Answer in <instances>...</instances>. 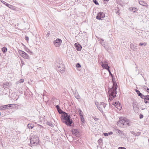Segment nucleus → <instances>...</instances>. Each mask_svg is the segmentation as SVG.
<instances>
[{
    "instance_id": "nucleus-1",
    "label": "nucleus",
    "mask_w": 149,
    "mask_h": 149,
    "mask_svg": "<svg viewBox=\"0 0 149 149\" xmlns=\"http://www.w3.org/2000/svg\"><path fill=\"white\" fill-rule=\"evenodd\" d=\"M55 66L56 70L62 73L64 71L65 67L62 61H57L55 63Z\"/></svg>"
},
{
    "instance_id": "nucleus-2",
    "label": "nucleus",
    "mask_w": 149,
    "mask_h": 149,
    "mask_svg": "<svg viewBox=\"0 0 149 149\" xmlns=\"http://www.w3.org/2000/svg\"><path fill=\"white\" fill-rule=\"evenodd\" d=\"M117 89H116L115 88L112 87V88H110L108 91L109 93V99L110 100H113L116 96V94H117V92L116 90Z\"/></svg>"
},
{
    "instance_id": "nucleus-3",
    "label": "nucleus",
    "mask_w": 149,
    "mask_h": 149,
    "mask_svg": "<svg viewBox=\"0 0 149 149\" xmlns=\"http://www.w3.org/2000/svg\"><path fill=\"white\" fill-rule=\"evenodd\" d=\"M39 139L36 135H32L30 139V143L33 146H36L39 143Z\"/></svg>"
},
{
    "instance_id": "nucleus-4",
    "label": "nucleus",
    "mask_w": 149,
    "mask_h": 149,
    "mask_svg": "<svg viewBox=\"0 0 149 149\" xmlns=\"http://www.w3.org/2000/svg\"><path fill=\"white\" fill-rule=\"evenodd\" d=\"M120 120L119 121V122L123 125H127L128 126H132L133 124H136V123H134L130 121L127 119L126 118H124L121 119L120 118Z\"/></svg>"
},
{
    "instance_id": "nucleus-5",
    "label": "nucleus",
    "mask_w": 149,
    "mask_h": 149,
    "mask_svg": "<svg viewBox=\"0 0 149 149\" xmlns=\"http://www.w3.org/2000/svg\"><path fill=\"white\" fill-rule=\"evenodd\" d=\"M95 104L97 106L98 109L102 113L103 112V110H102V108H105L107 104H105L103 102H100V103L99 104H97L95 102Z\"/></svg>"
},
{
    "instance_id": "nucleus-6",
    "label": "nucleus",
    "mask_w": 149,
    "mask_h": 149,
    "mask_svg": "<svg viewBox=\"0 0 149 149\" xmlns=\"http://www.w3.org/2000/svg\"><path fill=\"white\" fill-rule=\"evenodd\" d=\"M105 17V15L103 12L98 13L96 17V19L99 20H102V18Z\"/></svg>"
},
{
    "instance_id": "nucleus-7",
    "label": "nucleus",
    "mask_w": 149,
    "mask_h": 149,
    "mask_svg": "<svg viewBox=\"0 0 149 149\" xmlns=\"http://www.w3.org/2000/svg\"><path fill=\"white\" fill-rule=\"evenodd\" d=\"M62 42V40L61 39L57 38L56 40L54 41L53 43L56 47H59L60 46Z\"/></svg>"
},
{
    "instance_id": "nucleus-8",
    "label": "nucleus",
    "mask_w": 149,
    "mask_h": 149,
    "mask_svg": "<svg viewBox=\"0 0 149 149\" xmlns=\"http://www.w3.org/2000/svg\"><path fill=\"white\" fill-rule=\"evenodd\" d=\"M132 106L134 112L135 113L138 112L139 109L138 103L136 101L132 103Z\"/></svg>"
},
{
    "instance_id": "nucleus-9",
    "label": "nucleus",
    "mask_w": 149,
    "mask_h": 149,
    "mask_svg": "<svg viewBox=\"0 0 149 149\" xmlns=\"http://www.w3.org/2000/svg\"><path fill=\"white\" fill-rule=\"evenodd\" d=\"M63 122L65 123L68 126H72L71 125L73 123V121L71 118H70L67 119L66 120H63Z\"/></svg>"
},
{
    "instance_id": "nucleus-10",
    "label": "nucleus",
    "mask_w": 149,
    "mask_h": 149,
    "mask_svg": "<svg viewBox=\"0 0 149 149\" xmlns=\"http://www.w3.org/2000/svg\"><path fill=\"white\" fill-rule=\"evenodd\" d=\"M64 113V114L62 115L61 117V118L63 122V120H66L67 119L71 118L69 114H68L66 113Z\"/></svg>"
},
{
    "instance_id": "nucleus-11",
    "label": "nucleus",
    "mask_w": 149,
    "mask_h": 149,
    "mask_svg": "<svg viewBox=\"0 0 149 149\" xmlns=\"http://www.w3.org/2000/svg\"><path fill=\"white\" fill-rule=\"evenodd\" d=\"M112 104L119 110H120L121 109V105L119 102H117L116 101L115 102H113Z\"/></svg>"
},
{
    "instance_id": "nucleus-12",
    "label": "nucleus",
    "mask_w": 149,
    "mask_h": 149,
    "mask_svg": "<svg viewBox=\"0 0 149 149\" xmlns=\"http://www.w3.org/2000/svg\"><path fill=\"white\" fill-rule=\"evenodd\" d=\"M1 2L2 3H4L6 6L8 7V8H10V9L13 10H14L15 9V6L11 5L3 1H2Z\"/></svg>"
},
{
    "instance_id": "nucleus-13",
    "label": "nucleus",
    "mask_w": 149,
    "mask_h": 149,
    "mask_svg": "<svg viewBox=\"0 0 149 149\" xmlns=\"http://www.w3.org/2000/svg\"><path fill=\"white\" fill-rule=\"evenodd\" d=\"M75 47L77 51H80L82 48L81 45L79 43H77L74 44Z\"/></svg>"
},
{
    "instance_id": "nucleus-14",
    "label": "nucleus",
    "mask_w": 149,
    "mask_h": 149,
    "mask_svg": "<svg viewBox=\"0 0 149 149\" xmlns=\"http://www.w3.org/2000/svg\"><path fill=\"white\" fill-rule=\"evenodd\" d=\"M71 131L74 135L77 136L79 135V132L77 129L73 128L72 129Z\"/></svg>"
},
{
    "instance_id": "nucleus-15",
    "label": "nucleus",
    "mask_w": 149,
    "mask_h": 149,
    "mask_svg": "<svg viewBox=\"0 0 149 149\" xmlns=\"http://www.w3.org/2000/svg\"><path fill=\"white\" fill-rule=\"evenodd\" d=\"M139 4L142 6H145L146 8H148V5L145 1L139 0Z\"/></svg>"
},
{
    "instance_id": "nucleus-16",
    "label": "nucleus",
    "mask_w": 149,
    "mask_h": 149,
    "mask_svg": "<svg viewBox=\"0 0 149 149\" xmlns=\"http://www.w3.org/2000/svg\"><path fill=\"white\" fill-rule=\"evenodd\" d=\"M15 104H8L7 105H5V106L6 107V109H11L14 108V106Z\"/></svg>"
},
{
    "instance_id": "nucleus-17",
    "label": "nucleus",
    "mask_w": 149,
    "mask_h": 149,
    "mask_svg": "<svg viewBox=\"0 0 149 149\" xmlns=\"http://www.w3.org/2000/svg\"><path fill=\"white\" fill-rule=\"evenodd\" d=\"M112 81L113 84L112 87L115 88L116 89H117L118 86L117 83L115 81V79L113 77Z\"/></svg>"
},
{
    "instance_id": "nucleus-18",
    "label": "nucleus",
    "mask_w": 149,
    "mask_h": 149,
    "mask_svg": "<svg viewBox=\"0 0 149 149\" xmlns=\"http://www.w3.org/2000/svg\"><path fill=\"white\" fill-rule=\"evenodd\" d=\"M73 93L75 97L77 99H79L80 98V97L76 90L75 92H74Z\"/></svg>"
},
{
    "instance_id": "nucleus-19",
    "label": "nucleus",
    "mask_w": 149,
    "mask_h": 149,
    "mask_svg": "<svg viewBox=\"0 0 149 149\" xmlns=\"http://www.w3.org/2000/svg\"><path fill=\"white\" fill-rule=\"evenodd\" d=\"M102 66L105 69L107 70L109 69L110 68V67L108 66V64H105L103 63L102 65Z\"/></svg>"
},
{
    "instance_id": "nucleus-20",
    "label": "nucleus",
    "mask_w": 149,
    "mask_h": 149,
    "mask_svg": "<svg viewBox=\"0 0 149 149\" xmlns=\"http://www.w3.org/2000/svg\"><path fill=\"white\" fill-rule=\"evenodd\" d=\"M135 91L137 93L138 95L139 96H140L141 98L142 97H143L144 96H143V94H142L141 93H140V91L139 90L135 89Z\"/></svg>"
},
{
    "instance_id": "nucleus-21",
    "label": "nucleus",
    "mask_w": 149,
    "mask_h": 149,
    "mask_svg": "<svg viewBox=\"0 0 149 149\" xmlns=\"http://www.w3.org/2000/svg\"><path fill=\"white\" fill-rule=\"evenodd\" d=\"M22 57H23L25 59H29L30 58L29 56L26 53H24V54L23 55Z\"/></svg>"
},
{
    "instance_id": "nucleus-22",
    "label": "nucleus",
    "mask_w": 149,
    "mask_h": 149,
    "mask_svg": "<svg viewBox=\"0 0 149 149\" xmlns=\"http://www.w3.org/2000/svg\"><path fill=\"white\" fill-rule=\"evenodd\" d=\"M130 11H132L133 13H135L136 11V8L134 7H130L129 8Z\"/></svg>"
},
{
    "instance_id": "nucleus-23",
    "label": "nucleus",
    "mask_w": 149,
    "mask_h": 149,
    "mask_svg": "<svg viewBox=\"0 0 149 149\" xmlns=\"http://www.w3.org/2000/svg\"><path fill=\"white\" fill-rule=\"evenodd\" d=\"M27 127L29 129H31L34 127V125L32 123H29L28 124Z\"/></svg>"
},
{
    "instance_id": "nucleus-24",
    "label": "nucleus",
    "mask_w": 149,
    "mask_h": 149,
    "mask_svg": "<svg viewBox=\"0 0 149 149\" xmlns=\"http://www.w3.org/2000/svg\"><path fill=\"white\" fill-rule=\"evenodd\" d=\"M143 96H144L143 97H141V98L143 99H144V100H149V95H143Z\"/></svg>"
},
{
    "instance_id": "nucleus-25",
    "label": "nucleus",
    "mask_w": 149,
    "mask_h": 149,
    "mask_svg": "<svg viewBox=\"0 0 149 149\" xmlns=\"http://www.w3.org/2000/svg\"><path fill=\"white\" fill-rule=\"evenodd\" d=\"M18 53L22 57V56L25 53L24 51L20 49H18Z\"/></svg>"
},
{
    "instance_id": "nucleus-26",
    "label": "nucleus",
    "mask_w": 149,
    "mask_h": 149,
    "mask_svg": "<svg viewBox=\"0 0 149 149\" xmlns=\"http://www.w3.org/2000/svg\"><path fill=\"white\" fill-rule=\"evenodd\" d=\"M130 48L134 51H135V46L134 44L131 43L130 44Z\"/></svg>"
},
{
    "instance_id": "nucleus-27",
    "label": "nucleus",
    "mask_w": 149,
    "mask_h": 149,
    "mask_svg": "<svg viewBox=\"0 0 149 149\" xmlns=\"http://www.w3.org/2000/svg\"><path fill=\"white\" fill-rule=\"evenodd\" d=\"M57 110L59 113L61 114V116L64 114V113H65V112L63 111L61 109Z\"/></svg>"
},
{
    "instance_id": "nucleus-28",
    "label": "nucleus",
    "mask_w": 149,
    "mask_h": 149,
    "mask_svg": "<svg viewBox=\"0 0 149 149\" xmlns=\"http://www.w3.org/2000/svg\"><path fill=\"white\" fill-rule=\"evenodd\" d=\"M26 51L28 52L30 54H33V52L32 51H30V49H29L28 48H26L25 49Z\"/></svg>"
},
{
    "instance_id": "nucleus-29",
    "label": "nucleus",
    "mask_w": 149,
    "mask_h": 149,
    "mask_svg": "<svg viewBox=\"0 0 149 149\" xmlns=\"http://www.w3.org/2000/svg\"><path fill=\"white\" fill-rule=\"evenodd\" d=\"M2 50L3 53H5L7 52V48L6 47H4L2 48Z\"/></svg>"
},
{
    "instance_id": "nucleus-30",
    "label": "nucleus",
    "mask_w": 149,
    "mask_h": 149,
    "mask_svg": "<svg viewBox=\"0 0 149 149\" xmlns=\"http://www.w3.org/2000/svg\"><path fill=\"white\" fill-rule=\"evenodd\" d=\"M5 105L1 106L0 107V110H4L5 109H6V107L5 106Z\"/></svg>"
},
{
    "instance_id": "nucleus-31",
    "label": "nucleus",
    "mask_w": 149,
    "mask_h": 149,
    "mask_svg": "<svg viewBox=\"0 0 149 149\" xmlns=\"http://www.w3.org/2000/svg\"><path fill=\"white\" fill-rule=\"evenodd\" d=\"M47 124L50 126L51 127H53L54 126V124L50 122H47Z\"/></svg>"
},
{
    "instance_id": "nucleus-32",
    "label": "nucleus",
    "mask_w": 149,
    "mask_h": 149,
    "mask_svg": "<svg viewBox=\"0 0 149 149\" xmlns=\"http://www.w3.org/2000/svg\"><path fill=\"white\" fill-rule=\"evenodd\" d=\"M78 112H79V116H83V113L81 110L79 109V110Z\"/></svg>"
},
{
    "instance_id": "nucleus-33",
    "label": "nucleus",
    "mask_w": 149,
    "mask_h": 149,
    "mask_svg": "<svg viewBox=\"0 0 149 149\" xmlns=\"http://www.w3.org/2000/svg\"><path fill=\"white\" fill-rule=\"evenodd\" d=\"M80 118L81 121L83 123H84L85 120L83 116H80Z\"/></svg>"
},
{
    "instance_id": "nucleus-34",
    "label": "nucleus",
    "mask_w": 149,
    "mask_h": 149,
    "mask_svg": "<svg viewBox=\"0 0 149 149\" xmlns=\"http://www.w3.org/2000/svg\"><path fill=\"white\" fill-rule=\"evenodd\" d=\"M10 83H4L3 84V86L4 87L5 86H8L9 85H10Z\"/></svg>"
},
{
    "instance_id": "nucleus-35",
    "label": "nucleus",
    "mask_w": 149,
    "mask_h": 149,
    "mask_svg": "<svg viewBox=\"0 0 149 149\" xmlns=\"http://www.w3.org/2000/svg\"><path fill=\"white\" fill-rule=\"evenodd\" d=\"M98 142L99 145L101 144V143L102 142V139L101 138L98 141Z\"/></svg>"
},
{
    "instance_id": "nucleus-36",
    "label": "nucleus",
    "mask_w": 149,
    "mask_h": 149,
    "mask_svg": "<svg viewBox=\"0 0 149 149\" xmlns=\"http://www.w3.org/2000/svg\"><path fill=\"white\" fill-rule=\"evenodd\" d=\"M24 81V79H21L19 81H18L16 83L17 84L18 83H21L23 82Z\"/></svg>"
},
{
    "instance_id": "nucleus-37",
    "label": "nucleus",
    "mask_w": 149,
    "mask_h": 149,
    "mask_svg": "<svg viewBox=\"0 0 149 149\" xmlns=\"http://www.w3.org/2000/svg\"><path fill=\"white\" fill-rule=\"evenodd\" d=\"M146 45H147V43L146 42H144V43L140 42L139 44V45L140 46L144 45V46H145Z\"/></svg>"
},
{
    "instance_id": "nucleus-38",
    "label": "nucleus",
    "mask_w": 149,
    "mask_h": 149,
    "mask_svg": "<svg viewBox=\"0 0 149 149\" xmlns=\"http://www.w3.org/2000/svg\"><path fill=\"white\" fill-rule=\"evenodd\" d=\"M116 131H117V132H118V133L120 134H123V131H121L118 129H117L116 130Z\"/></svg>"
},
{
    "instance_id": "nucleus-39",
    "label": "nucleus",
    "mask_w": 149,
    "mask_h": 149,
    "mask_svg": "<svg viewBox=\"0 0 149 149\" xmlns=\"http://www.w3.org/2000/svg\"><path fill=\"white\" fill-rule=\"evenodd\" d=\"M93 2L96 5H99V3L96 0H93Z\"/></svg>"
},
{
    "instance_id": "nucleus-40",
    "label": "nucleus",
    "mask_w": 149,
    "mask_h": 149,
    "mask_svg": "<svg viewBox=\"0 0 149 149\" xmlns=\"http://www.w3.org/2000/svg\"><path fill=\"white\" fill-rule=\"evenodd\" d=\"M101 40L102 41V43H101V45L103 46H105V43L104 42H103L104 41V40L103 39H101Z\"/></svg>"
},
{
    "instance_id": "nucleus-41",
    "label": "nucleus",
    "mask_w": 149,
    "mask_h": 149,
    "mask_svg": "<svg viewBox=\"0 0 149 149\" xmlns=\"http://www.w3.org/2000/svg\"><path fill=\"white\" fill-rule=\"evenodd\" d=\"M76 67L77 68H79L81 67V65L79 63H77L76 65Z\"/></svg>"
},
{
    "instance_id": "nucleus-42",
    "label": "nucleus",
    "mask_w": 149,
    "mask_h": 149,
    "mask_svg": "<svg viewBox=\"0 0 149 149\" xmlns=\"http://www.w3.org/2000/svg\"><path fill=\"white\" fill-rule=\"evenodd\" d=\"M107 70L108 71V72L109 73V75H110L112 77H113V75L112 74V73H111V72L110 71L109 69V70Z\"/></svg>"
},
{
    "instance_id": "nucleus-43",
    "label": "nucleus",
    "mask_w": 149,
    "mask_h": 149,
    "mask_svg": "<svg viewBox=\"0 0 149 149\" xmlns=\"http://www.w3.org/2000/svg\"><path fill=\"white\" fill-rule=\"evenodd\" d=\"M115 10H118V11H117L116 12V13L117 14H118L119 13V8H118V7H117L116 8V9Z\"/></svg>"
},
{
    "instance_id": "nucleus-44",
    "label": "nucleus",
    "mask_w": 149,
    "mask_h": 149,
    "mask_svg": "<svg viewBox=\"0 0 149 149\" xmlns=\"http://www.w3.org/2000/svg\"><path fill=\"white\" fill-rule=\"evenodd\" d=\"M56 108L57 110H59L61 109L58 105H57L56 106Z\"/></svg>"
},
{
    "instance_id": "nucleus-45",
    "label": "nucleus",
    "mask_w": 149,
    "mask_h": 149,
    "mask_svg": "<svg viewBox=\"0 0 149 149\" xmlns=\"http://www.w3.org/2000/svg\"><path fill=\"white\" fill-rule=\"evenodd\" d=\"M40 128L41 130V132H42L43 130V127L40 125Z\"/></svg>"
},
{
    "instance_id": "nucleus-46",
    "label": "nucleus",
    "mask_w": 149,
    "mask_h": 149,
    "mask_svg": "<svg viewBox=\"0 0 149 149\" xmlns=\"http://www.w3.org/2000/svg\"><path fill=\"white\" fill-rule=\"evenodd\" d=\"M103 134L105 136H108V133H104Z\"/></svg>"
},
{
    "instance_id": "nucleus-47",
    "label": "nucleus",
    "mask_w": 149,
    "mask_h": 149,
    "mask_svg": "<svg viewBox=\"0 0 149 149\" xmlns=\"http://www.w3.org/2000/svg\"><path fill=\"white\" fill-rule=\"evenodd\" d=\"M25 39L27 41H28L29 40V37L27 36H25Z\"/></svg>"
},
{
    "instance_id": "nucleus-48",
    "label": "nucleus",
    "mask_w": 149,
    "mask_h": 149,
    "mask_svg": "<svg viewBox=\"0 0 149 149\" xmlns=\"http://www.w3.org/2000/svg\"><path fill=\"white\" fill-rule=\"evenodd\" d=\"M118 149H126V148L124 147H118Z\"/></svg>"
},
{
    "instance_id": "nucleus-49",
    "label": "nucleus",
    "mask_w": 149,
    "mask_h": 149,
    "mask_svg": "<svg viewBox=\"0 0 149 149\" xmlns=\"http://www.w3.org/2000/svg\"><path fill=\"white\" fill-rule=\"evenodd\" d=\"M143 117V116L142 114H140L139 115V118L140 119L142 118Z\"/></svg>"
},
{
    "instance_id": "nucleus-50",
    "label": "nucleus",
    "mask_w": 149,
    "mask_h": 149,
    "mask_svg": "<svg viewBox=\"0 0 149 149\" xmlns=\"http://www.w3.org/2000/svg\"><path fill=\"white\" fill-rule=\"evenodd\" d=\"M144 102L146 104L149 103V101L147 100H144Z\"/></svg>"
},
{
    "instance_id": "nucleus-51",
    "label": "nucleus",
    "mask_w": 149,
    "mask_h": 149,
    "mask_svg": "<svg viewBox=\"0 0 149 149\" xmlns=\"http://www.w3.org/2000/svg\"><path fill=\"white\" fill-rule=\"evenodd\" d=\"M108 133V135H111L113 134V133L112 132H110Z\"/></svg>"
},
{
    "instance_id": "nucleus-52",
    "label": "nucleus",
    "mask_w": 149,
    "mask_h": 149,
    "mask_svg": "<svg viewBox=\"0 0 149 149\" xmlns=\"http://www.w3.org/2000/svg\"><path fill=\"white\" fill-rule=\"evenodd\" d=\"M21 63H22V65H24V62L23 61H21Z\"/></svg>"
},
{
    "instance_id": "nucleus-53",
    "label": "nucleus",
    "mask_w": 149,
    "mask_h": 149,
    "mask_svg": "<svg viewBox=\"0 0 149 149\" xmlns=\"http://www.w3.org/2000/svg\"><path fill=\"white\" fill-rule=\"evenodd\" d=\"M131 132V133H132V134H133V133H134V135H136L135 134H136V133H135L134 132H133V131H132V132Z\"/></svg>"
},
{
    "instance_id": "nucleus-54",
    "label": "nucleus",
    "mask_w": 149,
    "mask_h": 149,
    "mask_svg": "<svg viewBox=\"0 0 149 149\" xmlns=\"http://www.w3.org/2000/svg\"><path fill=\"white\" fill-rule=\"evenodd\" d=\"M94 120H98V118H94Z\"/></svg>"
},
{
    "instance_id": "nucleus-55",
    "label": "nucleus",
    "mask_w": 149,
    "mask_h": 149,
    "mask_svg": "<svg viewBox=\"0 0 149 149\" xmlns=\"http://www.w3.org/2000/svg\"><path fill=\"white\" fill-rule=\"evenodd\" d=\"M97 38L98 39H99V40H101V39H102L101 38H98V37H97Z\"/></svg>"
},
{
    "instance_id": "nucleus-56",
    "label": "nucleus",
    "mask_w": 149,
    "mask_h": 149,
    "mask_svg": "<svg viewBox=\"0 0 149 149\" xmlns=\"http://www.w3.org/2000/svg\"><path fill=\"white\" fill-rule=\"evenodd\" d=\"M147 91L149 93V88H147Z\"/></svg>"
},
{
    "instance_id": "nucleus-57",
    "label": "nucleus",
    "mask_w": 149,
    "mask_h": 149,
    "mask_svg": "<svg viewBox=\"0 0 149 149\" xmlns=\"http://www.w3.org/2000/svg\"><path fill=\"white\" fill-rule=\"evenodd\" d=\"M102 41H100V43L101 44V43H102Z\"/></svg>"
},
{
    "instance_id": "nucleus-58",
    "label": "nucleus",
    "mask_w": 149,
    "mask_h": 149,
    "mask_svg": "<svg viewBox=\"0 0 149 149\" xmlns=\"http://www.w3.org/2000/svg\"><path fill=\"white\" fill-rule=\"evenodd\" d=\"M135 50H136V49H137L136 46H135Z\"/></svg>"
},
{
    "instance_id": "nucleus-59",
    "label": "nucleus",
    "mask_w": 149,
    "mask_h": 149,
    "mask_svg": "<svg viewBox=\"0 0 149 149\" xmlns=\"http://www.w3.org/2000/svg\"><path fill=\"white\" fill-rule=\"evenodd\" d=\"M139 73H140V72H139V73H138V74H139Z\"/></svg>"
},
{
    "instance_id": "nucleus-60",
    "label": "nucleus",
    "mask_w": 149,
    "mask_h": 149,
    "mask_svg": "<svg viewBox=\"0 0 149 149\" xmlns=\"http://www.w3.org/2000/svg\"><path fill=\"white\" fill-rule=\"evenodd\" d=\"M148 141H149V139H148Z\"/></svg>"
}]
</instances>
